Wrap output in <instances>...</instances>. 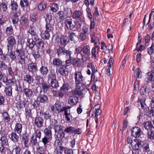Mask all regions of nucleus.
I'll return each instance as SVG.
<instances>
[{"mask_svg":"<svg viewBox=\"0 0 154 154\" xmlns=\"http://www.w3.org/2000/svg\"><path fill=\"white\" fill-rule=\"evenodd\" d=\"M75 84L76 89L74 90V93L75 94L82 96L85 94L88 90L86 86L82 84V82L77 83Z\"/></svg>","mask_w":154,"mask_h":154,"instance_id":"obj_1","label":"nucleus"},{"mask_svg":"<svg viewBox=\"0 0 154 154\" xmlns=\"http://www.w3.org/2000/svg\"><path fill=\"white\" fill-rule=\"evenodd\" d=\"M15 52L17 53V58L18 60L19 63L22 65L24 64L25 63V59L26 57L24 51L22 50L17 49Z\"/></svg>","mask_w":154,"mask_h":154,"instance_id":"obj_2","label":"nucleus"},{"mask_svg":"<svg viewBox=\"0 0 154 154\" xmlns=\"http://www.w3.org/2000/svg\"><path fill=\"white\" fill-rule=\"evenodd\" d=\"M35 134H32L31 139V143L34 146L36 145L37 143V137L40 139L41 136V132L39 130H36Z\"/></svg>","mask_w":154,"mask_h":154,"instance_id":"obj_3","label":"nucleus"},{"mask_svg":"<svg viewBox=\"0 0 154 154\" xmlns=\"http://www.w3.org/2000/svg\"><path fill=\"white\" fill-rule=\"evenodd\" d=\"M72 17L74 19L79 20L82 23L85 22L82 13L80 11H75L73 13Z\"/></svg>","mask_w":154,"mask_h":154,"instance_id":"obj_4","label":"nucleus"},{"mask_svg":"<svg viewBox=\"0 0 154 154\" xmlns=\"http://www.w3.org/2000/svg\"><path fill=\"white\" fill-rule=\"evenodd\" d=\"M74 78L75 84L82 82L84 77L82 75L81 70L75 71L74 74Z\"/></svg>","mask_w":154,"mask_h":154,"instance_id":"obj_5","label":"nucleus"},{"mask_svg":"<svg viewBox=\"0 0 154 154\" xmlns=\"http://www.w3.org/2000/svg\"><path fill=\"white\" fill-rule=\"evenodd\" d=\"M143 144V142L135 139L133 140L132 147L134 150H140L142 148V145Z\"/></svg>","mask_w":154,"mask_h":154,"instance_id":"obj_6","label":"nucleus"},{"mask_svg":"<svg viewBox=\"0 0 154 154\" xmlns=\"http://www.w3.org/2000/svg\"><path fill=\"white\" fill-rule=\"evenodd\" d=\"M8 44L7 48L8 51H11L13 46L16 44V40L14 37L11 36L8 37L7 39Z\"/></svg>","mask_w":154,"mask_h":154,"instance_id":"obj_7","label":"nucleus"},{"mask_svg":"<svg viewBox=\"0 0 154 154\" xmlns=\"http://www.w3.org/2000/svg\"><path fill=\"white\" fill-rule=\"evenodd\" d=\"M142 133L141 128L138 127L133 128L132 130V134L135 137L138 138Z\"/></svg>","mask_w":154,"mask_h":154,"instance_id":"obj_8","label":"nucleus"},{"mask_svg":"<svg viewBox=\"0 0 154 154\" xmlns=\"http://www.w3.org/2000/svg\"><path fill=\"white\" fill-rule=\"evenodd\" d=\"M43 119L42 117H37L34 120V124L37 127L40 128L43 126Z\"/></svg>","mask_w":154,"mask_h":154,"instance_id":"obj_9","label":"nucleus"},{"mask_svg":"<svg viewBox=\"0 0 154 154\" xmlns=\"http://www.w3.org/2000/svg\"><path fill=\"white\" fill-rule=\"evenodd\" d=\"M28 70L32 74L36 72L38 70V68L36 63H32L29 64L28 66Z\"/></svg>","mask_w":154,"mask_h":154,"instance_id":"obj_10","label":"nucleus"},{"mask_svg":"<svg viewBox=\"0 0 154 154\" xmlns=\"http://www.w3.org/2000/svg\"><path fill=\"white\" fill-rule=\"evenodd\" d=\"M71 107L69 106H66V108L65 109H64L63 110H61V112H64V115L65 116L66 119L68 121L70 122V117H72V116L70 112V110L69 111V112H68V110L70 109Z\"/></svg>","mask_w":154,"mask_h":154,"instance_id":"obj_11","label":"nucleus"},{"mask_svg":"<svg viewBox=\"0 0 154 154\" xmlns=\"http://www.w3.org/2000/svg\"><path fill=\"white\" fill-rule=\"evenodd\" d=\"M69 42V39L66 35H63L60 38V42L61 45L65 46Z\"/></svg>","mask_w":154,"mask_h":154,"instance_id":"obj_12","label":"nucleus"},{"mask_svg":"<svg viewBox=\"0 0 154 154\" xmlns=\"http://www.w3.org/2000/svg\"><path fill=\"white\" fill-rule=\"evenodd\" d=\"M64 23L65 27H66L68 29H72L75 27V25L72 23V19L71 18H69L66 20Z\"/></svg>","mask_w":154,"mask_h":154,"instance_id":"obj_13","label":"nucleus"},{"mask_svg":"<svg viewBox=\"0 0 154 154\" xmlns=\"http://www.w3.org/2000/svg\"><path fill=\"white\" fill-rule=\"evenodd\" d=\"M37 99L39 103H45L48 101V97L45 94H40L38 95Z\"/></svg>","mask_w":154,"mask_h":154,"instance_id":"obj_14","label":"nucleus"},{"mask_svg":"<svg viewBox=\"0 0 154 154\" xmlns=\"http://www.w3.org/2000/svg\"><path fill=\"white\" fill-rule=\"evenodd\" d=\"M52 127L51 126L46 128L44 130L45 136L52 138Z\"/></svg>","mask_w":154,"mask_h":154,"instance_id":"obj_15","label":"nucleus"},{"mask_svg":"<svg viewBox=\"0 0 154 154\" xmlns=\"http://www.w3.org/2000/svg\"><path fill=\"white\" fill-rule=\"evenodd\" d=\"M68 101L69 104L75 105L78 101V97L75 95L71 96L68 99Z\"/></svg>","mask_w":154,"mask_h":154,"instance_id":"obj_16","label":"nucleus"},{"mask_svg":"<svg viewBox=\"0 0 154 154\" xmlns=\"http://www.w3.org/2000/svg\"><path fill=\"white\" fill-rule=\"evenodd\" d=\"M2 118L4 122H10L11 118L8 113L6 112H4L1 113Z\"/></svg>","mask_w":154,"mask_h":154,"instance_id":"obj_17","label":"nucleus"},{"mask_svg":"<svg viewBox=\"0 0 154 154\" xmlns=\"http://www.w3.org/2000/svg\"><path fill=\"white\" fill-rule=\"evenodd\" d=\"M36 44V42L32 39L28 38L27 39L26 45L31 50H33L34 47Z\"/></svg>","mask_w":154,"mask_h":154,"instance_id":"obj_18","label":"nucleus"},{"mask_svg":"<svg viewBox=\"0 0 154 154\" xmlns=\"http://www.w3.org/2000/svg\"><path fill=\"white\" fill-rule=\"evenodd\" d=\"M20 143H15L13 145V150L15 152V154H20L21 149L20 146Z\"/></svg>","mask_w":154,"mask_h":154,"instance_id":"obj_19","label":"nucleus"},{"mask_svg":"<svg viewBox=\"0 0 154 154\" xmlns=\"http://www.w3.org/2000/svg\"><path fill=\"white\" fill-rule=\"evenodd\" d=\"M9 137L12 141L17 143L19 140V137L15 132H12L9 135Z\"/></svg>","mask_w":154,"mask_h":154,"instance_id":"obj_20","label":"nucleus"},{"mask_svg":"<svg viewBox=\"0 0 154 154\" xmlns=\"http://www.w3.org/2000/svg\"><path fill=\"white\" fill-rule=\"evenodd\" d=\"M23 91L26 97H31L33 95V91L29 88H23Z\"/></svg>","mask_w":154,"mask_h":154,"instance_id":"obj_21","label":"nucleus"},{"mask_svg":"<svg viewBox=\"0 0 154 154\" xmlns=\"http://www.w3.org/2000/svg\"><path fill=\"white\" fill-rule=\"evenodd\" d=\"M87 68L89 69H90L92 70V74L91 75V79H92L93 76L94 79L95 78L94 73L97 71V70L95 69L94 65L91 63H89L88 64Z\"/></svg>","mask_w":154,"mask_h":154,"instance_id":"obj_22","label":"nucleus"},{"mask_svg":"<svg viewBox=\"0 0 154 154\" xmlns=\"http://www.w3.org/2000/svg\"><path fill=\"white\" fill-rule=\"evenodd\" d=\"M24 80L28 84H30L33 82L34 78L33 76L30 74H26L24 77Z\"/></svg>","mask_w":154,"mask_h":154,"instance_id":"obj_23","label":"nucleus"},{"mask_svg":"<svg viewBox=\"0 0 154 154\" xmlns=\"http://www.w3.org/2000/svg\"><path fill=\"white\" fill-rule=\"evenodd\" d=\"M22 125L20 123H17L15 124L14 131L17 134H20L22 132Z\"/></svg>","mask_w":154,"mask_h":154,"instance_id":"obj_24","label":"nucleus"},{"mask_svg":"<svg viewBox=\"0 0 154 154\" xmlns=\"http://www.w3.org/2000/svg\"><path fill=\"white\" fill-rule=\"evenodd\" d=\"M71 87L68 83L64 84L60 88V91L64 92V93H66L68 92V91L70 90Z\"/></svg>","mask_w":154,"mask_h":154,"instance_id":"obj_25","label":"nucleus"},{"mask_svg":"<svg viewBox=\"0 0 154 154\" xmlns=\"http://www.w3.org/2000/svg\"><path fill=\"white\" fill-rule=\"evenodd\" d=\"M39 71L41 75L44 76L47 75L48 70L47 67L42 66L40 68Z\"/></svg>","mask_w":154,"mask_h":154,"instance_id":"obj_26","label":"nucleus"},{"mask_svg":"<svg viewBox=\"0 0 154 154\" xmlns=\"http://www.w3.org/2000/svg\"><path fill=\"white\" fill-rule=\"evenodd\" d=\"M53 64L56 67H60L62 65V62L59 58H55L53 60Z\"/></svg>","mask_w":154,"mask_h":154,"instance_id":"obj_27","label":"nucleus"},{"mask_svg":"<svg viewBox=\"0 0 154 154\" xmlns=\"http://www.w3.org/2000/svg\"><path fill=\"white\" fill-rule=\"evenodd\" d=\"M83 54L89 56L91 55L90 48L89 45H86L82 48Z\"/></svg>","mask_w":154,"mask_h":154,"instance_id":"obj_28","label":"nucleus"},{"mask_svg":"<svg viewBox=\"0 0 154 154\" xmlns=\"http://www.w3.org/2000/svg\"><path fill=\"white\" fill-rule=\"evenodd\" d=\"M20 27L23 28V26L27 24L28 22V20L27 18L24 16L22 17L20 20Z\"/></svg>","mask_w":154,"mask_h":154,"instance_id":"obj_29","label":"nucleus"},{"mask_svg":"<svg viewBox=\"0 0 154 154\" xmlns=\"http://www.w3.org/2000/svg\"><path fill=\"white\" fill-rule=\"evenodd\" d=\"M8 57L10 59V60L13 61L17 59V55L14 52L11 51H8Z\"/></svg>","mask_w":154,"mask_h":154,"instance_id":"obj_30","label":"nucleus"},{"mask_svg":"<svg viewBox=\"0 0 154 154\" xmlns=\"http://www.w3.org/2000/svg\"><path fill=\"white\" fill-rule=\"evenodd\" d=\"M69 39L74 42H76L78 39V37L75 32H69L68 33Z\"/></svg>","mask_w":154,"mask_h":154,"instance_id":"obj_31","label":"nucleus"},{"mask_svg":"<svg viewBox=\"0 0 154 154\" xmlns=\"http://www.w3.org/2000/svg\"><path fill=\"white\" fill-rule=\"evenodd\" d=\"M49 32L46 30L42 31L41 36L43 39H48L50 37Z\"/></svg>","mask_w":154,"mask_h":154,"instance_id":"obj_32","label":"nucleus"},{"mask_svg":"<svg viewBox=\"0 0 154 154\" xmlns=\"http://www.w3.org/2000/svg\"><path fill=\"white\" fill-rule=\"evenodd\" d=\"M54 129L55 133H58L61 131V126L60 125L57 124V121L55 120H54Z\"/></svg>","mask_w":154,"mask_h":154,"instance_id":"obj_33","label":"nucleus"},{"mask_svg":"<svg viewBox=\"0 0 154 154\" xmlns=\"http://www.w3.org/2000/svg\"><path fill=\"white\" fill-rule=\"evenodd\" d=\"M143 126L147 130H151L153 128L152 124L149 121L145 122L143 124Z\"/></svg>","mask_w":154,"mask_h":154,"instance_id":"obj_34","label":"nucleus"},{"mask_svg":"<svg viewBox=\"0 0 154 154\" xmlns=\"http://www.w3.org/2000/svg\"><path fill=\"white\" fill-rule=\"evenodd\" d=\"M12 88L11 86H8L5 88L4 92L6 95L9 96L12 95Z\"/></svg>","mask_w":154,"mask_h":154,"instance_id":"obj_35","label":"nucleus"},{"mask_svg":"<svg viewBox=\"0 0 154 154\" xmlns=\"http://www.w3.org/2000/svg\"><path fill=\"white\" fill-rule=\"evenodd\" d=\"M90 36L91 38V43L95 42V44L97 42V41H99V38L97 37H95L94 34V32L92 31H90Z\"/></svg>","mask_w":154,"mask_h":154,"instance_id":"obj_36","label":"nucleus"},{"mask_svg":"<svg viewBox=\"0 0 154 154\" xmlns=\"http://www.w3.org/2000/svg\"><path fill=\"white\" fill-rule=\"evenodd\" d=\"M52 139V138H51L44 136V137L42 139L41 141L43 143L44 146H45L47 144L51 141Z\"/></svg>","mask_w":154,"mask_h":154,"instance_id":"obj_37","label":"nucleus"},{"mask_svg":"<svg viewBox=\"0 0 154 154\" xmlns=\"http://www.w3.org/2000/svg\"><path fill=\"white\" fill-rule=\"evenodd\" d=\"M66 49L64 47H59L57 49V53L58 56L63 55Z\"/></svg>","mask_w":154,"mask_h":154,"instance_id":"obj_38","label":"nucleus"},{"mask_svg":"<svg viewBox=\"0 0 154 154\" xmlns=\"http://www.w3.org/2000/svg\"><path fill=\"white\" fill-rule=\"evenodd\" d=\"M22 140L24 142V146L26 148H28V143L29 142V137L25 134H23L22 136Z\"/></svg>","mask_w":154,"mask_h":154,"instance_id":"obj_39","label":"nucleus"},{"mask_svg":"<svg viewBox=\"0 0 154 154\" xmlns=\"http://www.w3.org/2000/svg\"><path fill=\"white\" fill-rule=\"evenodd\" d=\"M65 150V147L63 146H59L55 149V152L57 154H63V152Z\"/></svg>","mask_w":154,"mask_h":154,"instance_id":"obj_40","label":"nucleus"},{"mask_svg":"<svg viewBox=\"0 0 154 154\" xmlns=\"http://www.w3.org/2000/svg\"><path fill=\"white\" fill-rule=\"evenodd\" d=\"M134 75L139 79L141 78L142 77V72L140 69L137 68L136 69L134 72Z\"/></svg>","mask_w":154,"mask_h":154,"instance_id":"obj_41","label":"nucleus"},{"mask_svg":"<svg viewBox=\"0 0 154 154\" xmlns=\"http://www.w3.org/2000/svg\"><path fill=\"white\" fill-rule=\"evenodd\" d=\"M2 81L3 82L8 84V83H12L14 82L13 79H8L6 75H3V76L2 78Z\"/></svg>","mask_w":154,"mask_h":154,"instance_id":"obj_42","label":"nucleus"},{"mask_svg":"<svg viewBox=\"0 0 154 154\" xmlns=\"http://www.w3.org/2000/svg\"><path fill=\"white\" fill-rule=\"evenodd\" d=\"M40 116H44V118L46 120L50 119L51 118V116L49 114L48 112H46L45 113H43L42 111H40Z\"/></svg>","mask_w":154,"mask_h":154,"instance_id":"obj_43","label":"nucleus"},{"mask_svg":"<svg viewBox=\"0 0 154 154\" xmlns=\"http://www.w3.org/2000/svg\"><path fill=\"white\" fill-rule=\"evenodd\" d=\"M0 140L2 142V143L3 145L7 146L8 145V141L7 139L6 136L5 135H2L1 137Z\"/></svg>","mask_w":154,"mask_h":154,"instance_id":"obj_44","label":"nucleus"},{"mask_svg":"<svg viewBox=\"0 0 154 154\" xmlns=\"http://www.w3.org/2000/svg\"><path fill=\"white\" fill-rule=\"evenodd\" d=\"M41 88L44 92L46 93L50 87L47 83L43 82L41 84Z\"/></svg>","mask_w":154,"mask_h":154,"instance_id":"obj_45","label":"nucleus"},{"mask_svg":"<svg viewBox=\"0 0 154 154\" xmlns=\"http://www.w3.org/2000/svg\"><path fill=\"white\" fill-rule=\"evenodd\" d=\"M35 42H36L37 43L36 46L38 49H39L41 47L42 48H44V43L42 39H40Z\"/></svg>","mask_w":154,"mask_h":154,"instance_id":"obj_46","label":"nucleus"},{"mask_svg":"<svg viewBox=\"0 0 154 154\" xmlns=\"http://www.w3.org/2000/svg\"><path fill=\"white\" fill-rule=\"evenodd\" d=\"M99 48V47L98 46H96L92 48L91 53L92 56L94 57H96V53L97 52V53L98 52Z\"/></svg>","mask_w":154,"mask_h":154,"instance_id":"obj_47","label":"nucleus"},{"mask_svg":"<svg viewBox=\"0 0 154 154\" xmlns=\"http://www.w3.org/2000/svg\"><path fill=\"white\" fill-rule=\"evenodd\" d=\"M94 108H95L96 110L95 112V117L100 115L101 113V111L100 109V105L98 104L95 105Z\"/></svg>","mask_w":154,"mask_h":154,"instance_id":"obj_48","label":"nucleus"},{"mask_svg":"<svg viewBox=\"0 0 154 154\" xmlns=\"http://www.w3.org/2000/svg\"><path fill=\"white\" fill-rule=\"evenodd\" d=\"M6 33L8 35H11L13 34V30L12 27L11 26L7 27L6 30Z\"/></svg>","mask_w":154,"mask_h":154,"instance_id":"obj_49","label":"nucleus"},{"mask_svg":"<svg viewBox=\"0 0 154 154\" xmlns=\"http://www.w3.org/2000/svg\"><path fill=\"white\" fill-rule=\"evenodd\" d=\"M48 78H49L48 79L49 81H50V80L51 81L56 79V75L54 72L51 71L48 75Z\"/></svg>","mask_w":154,"mask_h":154,"instance_id":"obj_50","label":"nucleus"},{"mask_svg":"<svg viewBox=\"0 0 154 154\" xmlns=\"http://www.w3.org/2000/svg\"><path fill=\"white\" fill-rule=\"evenodd\" d=\"M54 105L56 107V109H57V112H61V110H64V109H65L66 108V106H63L61 108V105L60 104L56 103Z\"/></svg>","mask_w":154,"mask_h":154,"instance_id":"obj_51","label":"nucleus"},{"mask_svg":"<svg viewBox=\"0 0 154 154\" xmlns=\"http://www.w3.org/2000/svg\"><path fill=\"white\" fill-rule=\"evenodd\" d=\"M146 77L148 80L149 81H154V73L152 72H148L147 75Z\"/></svg>","mask_w":154,"mask_h":154,"instance_id":"obj_52","label":"nucleus"},{"mask_svg":"<svg viewBox=\"0 0 154 154\" xmlns=\"http://www.w3.org/2000/svg\"><path fill=\"white\" fill-rule=\"evenodd\" d=\"M47 5L45 2H42L38 5V9L40 11L43 10L46 7Z\"/></svg>","mask_w":154,"mask_h":154,"instance_id":"obj_53","label":"nucleus"},{"mask_svg":"<svg viewBox=\"0 0 154 154\" xmlns=\"http://www.w3.org/2000/svg\"><path fill=\"white\" fill-rule=\"evenodd\" d=\"M51 10L53 12H56L58 9V5L56 3H53L50 6Z\"/></svg>","mask_w":154,"mask_h":154,"instance_id":"obj_54","label":"nucleus"},{"mask_svg":"<svg viewBox=\"0 0 154 154\" xmlns=\"http://www.w3.org/2000/svg\"><path fill=\"white\" fill-rule=\"evenodd\" d=\"M7 65L3 61L0 60V70L3 71L6 69Z\"/></svg>","mask_w":154,"mask_h":154,"instance_id":"obj_55","label":"nucleus"},{"mask_svg":"<svg viewBox=\"0 0 154 154\" xmlns=\"http://www.w3.org/2000/svg\"><path fill=\"white\" fill-rule=\"evenodd\" d=\"M50 82L51 86L52 88H56L58 87V82L56 79L51 80Z\"/></svg>","mask_w":154,"mask_h":154,"instance_id":"obj_56","label":"nucleus"},{"mask_svg":"<svg viewBox=\"0 0 154 154\" xmlns=\"http://www.w3.org/2000/svg\"><path fill=\"white\" fill-rule=\"evenodd\" d=\"M65 135V134L63 132L60 133H58L57 134H55V137L56 138L59 139L60 140H61L63 138Z\"/></svg>","mask_w":154,"mask_h":154,"instance_id":"obj_57","label":"nucleus"},{"mask_svg":"<svg viewBox=\"0 0 154 154\" xmlns=\"http://www.w3.org/2000/svg\"><path fill=\"white\" fill-rule=\"evenodd\" d=\"M142 148H143V151L145 152H147L149 151V144L147 143H144L142 145Z\"/></svg>","mask_w":154,"mask_h":154,"instance_id":"obj_58","label":"nucleus"},{"mask_svg":"<svg viewBox=\"0 0 154 154\" xmlns=\"http://www.w3.org/2000/svg\"><path fill=\"white\" fill-rule=\"evenodd\" d=\"M28 0H20V5L22 7H26L28 5Z\"/></svg>","mask_w":154,"mask_h":154,"instance_id":"obj_59","label":"nucleus"},{"mask_svg":"<svg viewBox=\"0 0 154 154\" xmlns=\"http://www.w3.org/2000/svg\"><path fill=\"white\" fill-rule=\"evenodd\" d=\"M11 6L12 10L16 11L17 9L18 6L17 3L14 2H11Z\"/></svg>","mask_w":154,"mask_h":154,"instance_id":"obj_60","label":"nucleus"},{"mask_svg":"<svg viewBox=\"0 0 154 154\" xmlns=\"http://www.w3.org/2000/svg\"><path fill=\"white\" fill-rule=\"evenodd\" d=\"M45 28L46 30H45L49 32L52 31L53 29V26L50 23H46Z\"/></svg>","mask_w":154,"mask_h":154,"instance_id":"obj_61","label":"nucleus"},{"mask_svg":"<svg viewBox=\"0 0 154 154\" xmlns=\"http://www.w3.org/2000/svg\"><path fill=\"white\" fill-rule=\"evenodd\" d=\"M65 68V67L64 66L60 67L58 70L59 72L62 75H66V70Z\"/></svg>","mask_w":154,"mask_h":154,"instance_id":"obj_62","label":"nucleus"},{"mask_svg":"<svg viewBox=\"0 0 154 154\" xmlns=\"http://www.w3.org/2000/svg\"><path fill=\"white\" fill-rule=\"evenodd\" d=\"M37 14L36 13H33L30 16V20L32 22H35L37 19Z\"/></svg>","mask_w":154,"mask_h":154,"instance_id":"obj_63","label":"nucleus"},{"mask_svg":"<svg viewBox=\"0 0 154 154\" xmlns=\"http://www.w3.org/2000/svg\"><path fill=\"white\" fill-rule=\"evenodd\" d=\"M148 53L149 54L151 55L154 53V44H152L151 46L148 48Z\"/></svg>","mask_w":154,"mask_h":154,"instance_id":"obj_64","label":"nucleus"}]
</instances>
